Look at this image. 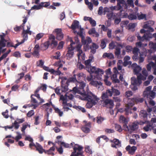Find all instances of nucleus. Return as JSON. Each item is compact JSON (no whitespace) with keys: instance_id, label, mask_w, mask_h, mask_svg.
<instances>
[{"instance_id":"obj_46","label":"nucleus","mask_w":156,"mask_h":156,"mask_svg":"<svg viewBox=\"0 0 156 156\" xmlns=\"http://www.w3.org/2000/svg\"><path fill=\"white\" fill-rule=\"evenodd\" d=\"M41 5V8L43 7H47L50 5V3L49 2H42L40 3Z\"/></svg>"},{"instance_id":"obj_50","label":"nucleus","mask_w":156,"mask_h":156,"mask_svg":"<svg viewBox=\"0 0 156 156\" xmlns=\"http://www.w3.org/2000/svg\"><path fill=\"white\" fill-rule=\"evenodd\" d=\"M22 35L23 37V39L20 42H22L23 41L24 43L25 41L27 40L28 38V35L27 34H25L23 31Z\"/></svg>"},{"instance_id":"obj_20","label":"nucleus","mask_w":156,"mask_h":156,"mask_svg":"<svg viewBox=\"0 0 156 156\" xmlns=\"http://www.w3.org/2000/svg\"><path fill=\"white\" fill-rule=\"evenodd\" d=\"M73 94L67 93L64 96L63 95H61L60 99L62 100H72L73 99Z\"/></svg>"},{"instance_id":"obj_2","label":"nucleus","mask_w":156,"mask_h":156,"mask_svg":"<svg viewBox=\"0 0 156 156\" xmlns=\"http://www.w3.org/2000/svg\"><path fill=\"white\" fill-rule=\"evenodd\" d=\"M127 99V101L126 104V108L125 109V113L126 115L132 113V108L135 103H141L144 101L143 98L139 97L131 98H128Z\"/></svg>"},{"instance_id":"obj_30","label":"nucleus","mask_w":156,"mask_h":156,"mask_svg":"<svg viewBox=\"0 0 156 156\" xmlns=\"http://www.w3.org/2000/svg\"><path fill=\"white\" fill-rule=\"evenodd\" d=\"M79 22L77 20H75L72 23L71 27L72 30H75L79 28Z\"/></svg>"},{"instance_id":"obj_54","label":"nucleus","mask_w":156,"mask_h":156,"mask_svg":"<svg viewBox=\"0 0 156 156\" xmlns=\"http://www.w3.org/2000/svg\"><path fill=\"white\" fill-rule=\"evenodd\" d=\"M41 5L40 3L38 5H34L31 8V10L35 9L38 10L41 9Z\"/></svg>"},{"instance_id":"obj_5","label":"nucleus","mask_w":156,"mask_h":156,"mask_svg":"<svg viewBox=\"0 0 156 156\" xmlns=\"http://www.w3.org/2000/svg\"><path fill=\"white\" fill-rule=\"evenodd\" d=\"M77 81L76 79L74 77H71L68 79L66 83H63L64 81L61 82V86L62 87V92H66L68 90V86L69 85V83L71 82H74Z\"/></svg>"},{"instance_id":"obj_13","label":"nucleus","mask_w":156,"mask_h":156,"mask_svg":"<svg viewBox=\"0 0 156 156\" xmlns=\"http://www.w3.org/2000/svg\"><path fill=\"white\" fill-rule=\"evenodd\" d=\"M108 93L110 94V97L112 96L113 94L114 96H118L120 94V91L112 87L111 90L108 89Z\"/></svg>"},{"instance_id":"obj_15","label":"nucleus","mask_w":156,"mask_h":156,"mask_svg":"<svg viewBox=\"0 0 156 156\" xmlns=\"http://www.w3.org/2000/svg\"><path fill=\"white\" fill-rule=\"evenodd\" d=\"M91 123L88 122L87 123L81 127V129L85 133H87L90 131V128L91 127Z\"/></svg>"},{"instance_id":"obj_55","label":"nucleus","mask_w":156,"mask_h":156,"mask_svg":"<svg viewBox=\"0 0 156 156\" xmlns=\"http://www.w3.org/2000/svg\"><path fill=\"white\" fill-rule=\"evenodd\" d=\"M128 18L130 20H133L136 19L137 17L136 15L131 14L128 16Z\"/></svg>"},{"instance_id":"obj_44","label":"nucleus","mask_w":156,"mask_h":156,"mask_svg":"<svg viewBox=\"0 0 156 156\" xmlns=\"http://www.w3.org/2000/svg\"><path fill=\"white\" fill-rule=\"evenodd\" d=\"M54 109L55 110V112L58 113L60 117L62 116L63 114V112L61 111L58 108L55 107Z\"/></svg>"},{"instance_id":"obj_61","label":"nucleus","mask_w":156,"mask_h":156,"mask_svg":"<svg viewBox=\"0 0 156 156\" xmlns=\"http://www.w3.org/2000/svg\"><path fill=\"white\" fill-rule=\"evenodd\" d=\"M115 128L116 130L119 132H121L122 131V129L121 126L119 124H115Z\"/></svg>"},{"instance_id":"obj_47","label":"nucleus","mask_w":156,"mask_h":156,"mask_svg":"<svg viewBox=\"0 0 156 156\" xmlns=\"http://www.w3.org/2000/svg\"><path fill=\"white\" fill-rule=\"evenodd\" d=\"M150 49H156V43L150 41L149 44Z\"/></svg>"},{"instance_id":"obj_43","label":"nucleus","mask_w":156,"mask_h":156,"mask_svg":"<svg viewBox=\"0 0 156 156\" xmlns=\"http://www.w3.org/2000/svg\"><path fill=\"white\" fill-rule=\"evenodd\" d=\"M112 142L114 143L118 147H121V142L119 140L116 139H114Z\"/></svg>"},{"instance_id":"obj_51","label":"nucleus","mask_w":156,"mask_h":156,"mask_svg":"<svg viewBox=\"0 0 156 156\" xmlns=\"http://www.w3.org/2000/svg\"><path fill=\"white\" fill-rule=\"evenodd\" d=\"M122 16V13L121 12H119V13H115L113 17V20H115L118 17H121Z\"/></svg>"},{"instance_id":"obj_34","label":"nucleus","mask_w":156,"mask_h":156,"mask_svg":"<svg viewBox=\"0 0 156 156\" xmlns=\"http://www.w3.org/2000/svg\"><path fill=\"white\" fill-rule=\"evenodd\" d=\"M117 75L116 74H114L112 76L111 79L113 82L118 83H119L120 81L117 78Z\"/></svg>"},{"instance_id":"obj_16","label":"nucleus","mask_w":156,"mask_h":156,"mask_svg":"<svg viewBox=\"0 0 156 156\" xmlns=\"http://www.w3.org/2000/svg\"><path fill=\"white\" fill-rule=\"evenodd\" d=\"M142 73L143 75L141 74L140 73L138 75V78L140 79L141 78L143 80H146L147 77V76L148 74L146 69L145 68L143 69Z\"/></svg>"},{"instance_id":"obj_40","label":"nucleus","mask_w":156,"mask_h":156,"mask_svg":"<svg viewBox=\"0 0 156 156\" xmlns=\"http://www.w3.org/2000/svg\"><path fill=\"white\" fill-rule=\"evenodd\" d=\"M73 108L76 109L78 111H81L83 113L85 112H86V111L84 108L80 106H77L75 105L73 107Z\"/></svg>"},{"instance_id":"obj_28","label":"nucleus","mask_w":156,"mask_h":156,"mask_svg":"<svg viewBox=\"0 0 156 156\" xmlns=\"http://www.w3.org/2000/svg\"><path fill=\"white\" fill-rule=\"evenodd\" d=\"M49 72L55 76L60 75L62 73L61 71L58 69H57L56 70H55L54 69H51V70H49Z\"/></svg>"},{"instance_id":"obj_60","label":"nucleus","mask_w":156,"mask_h":156,"mask_svg":"<svg viewBox=\"0 0 156 156\" xmlns=\"http://www.w3.org/2000/svg\"><path fill=\"white\" fill-rule=\"evenodd\" d=\"M38 49H35L33 53H32V55L36 57H38L39 55Z\"/></svg>"},{"instance_id":"obj_1","label":"nucleus","mask_w":156,"mask_h":156,"mask_svg":"<svg viewBox=\"0 0 156 156\" xmlns=\"http://www.w3.org/2000/svg\"><path fill=\"white\" fill-rule=\"evenodd\" d=\"M79 84L78 88L74 87L73 90L70 91L80 94L81 95L80 98L81 100L88 101L86 105V107L90 108L97 104L99 99L89 90L88 86H86L85 83L81 82Z\"/></svg>"},{"instance_id":"obj_21","label":"nucleus","mask_w":156,"mask_h":156,"mask_svg":"<svg viewBox=\"0 0 156 156\" xmlns=\"http://www.w3.org/2000/svg\"><path fill=\"white\" fill-rule=\"evenodd\" d=\"M138 124L139 123L138 122H134L129 125V128L131 131H135L138 128Z\"/></svg>"},{"instance_id":"obj_22","label":"nucleus","mask_w":156,"mask_h":156,"mask_svg":"<svg viewBox=\"0 0 156 156\" xmlns=\"http://www.w3.org/2000/svg\"><path fill=\"white\" fill-rule=\"evenodd\" d=\"M148 114L146 111L142 110L140 111L139 114V117L141 119L146 120L147 119Z\"/></svg>"},{"instance_id":"obj_33","label":"nucleus","mask_w":156,"mask_h":156,"mask_svg":"<svg viewBox=\"0 0 156 156\" xmlns=\"http://www.w3.org/2000/svg\"><path fill=\"white\" fill-rule=\"evenodd\" d=\"M153 128L154 126L150 124H147L143 128V129L145 131L148 132L149 131H151V129Z\"/></svg>"},{"instance_id":"obj_35","label":"nucleus","mask_w":156,"mask_h":156,"mask_svg":"<svg viewBox=\"0 0 156 156\" xmlns=\"http://www.w3.org/2000/svg\"><path fill=\"white\" fill-rule=\"evenodd\" d=\"M115 57L120 59L122 58L121 54L120 49H115Z\"/></svg>"},{"instance_id":"obj_29","label":"nucleus","mask_w":156,"mask_h":156,"mask_svg":"<svg viewBox=\"0 0 156 156\" xmlns=\"http://www.w3.org/2000/svg\"><path fill=\"white\" fill-rule=\"evenodd\" d=\"M77 51L78 52L77 54V56L78 58H79L80 57L82 58V59L84 60L85 58V54L83 53V52L81 49H76Z\"/></svg>"},{"instance_id":"obj_32","label":"nucleus","mask_w":156,"mask_h":156,"mask_svg":"<svg viewBox=\"0 0 156 156\" xmlns=\"http://www.w3.org/2000/svg\"><path fill=\"white\" fill-rule=\"evenodd\" d=\"M93 58V57L91 58L90 57L88 59L85 61V64L87 66V67L88 68V69L89 68V67H91L90 63L92 62Z\"/></svg>"},{"instance_id":"obj_27","label":"nucleus","mask_w":156,"mask_h":156,"mask_svg":"<svg viewBox=\"0 0 156 156\" xmlns=\"http://www.w3.org/2000/svg\"><path fill=\"white\" fill-rule=\"evenodd\" d=\"M102 57L104 58H107L109 59H113L115 58L113 54L111 53H105L103 54Z\"/></svg>"},{"instance_id":"obj_8","label":"nucleus","mask_w":156,"mask_h":156,"mask_svg":"<svg viewBox=\"0 0 156 156\" xmlns=\"http://www.w3.org/2000/svg\"><path fill=\"white\" fill-rule=\"evenodd\" d=\"M109 49H120L125 47L123 44L113 41L109 44Z\"/></svg>"},{"instance_id":"obj_39","label":"nucleus","mask_w":156,"mask_h":156,"mask_svg":"<svg viewBox=\"0 0 156 156\" xmlns=\"http://www.w3.org/2000/svg\"><path fill=\"white\" fill-rule=\"evenodd\" d=\"M148 98H149L150 99L154 98L155 97L156 93L153 91H151L149 92V94H148Z\"/></svg>"},{"instance_id":"obj_26","label":"nucleus","mask_w":156,"mask_h":156,"mask_svg":"<svg viewBox=\"0 0 156 156\" xmlns=\"http://www.w3.org/2000/svg\"><path fill=\"white\" fill-rule=\"evenodd\" d=\"M102 83L100 81L98 82L94 80L91 81L90 83V84L96 87H98V88H99V86H102Z\"/></svg>"},{"instance_id":"obj_38","label":"nucleus","mask_w":156,"mask_h":156,"mask_svg":"<svg viewBox=\"0 0 156 156\" xmlns=\"http://www.w3.org/2000/svg\"><path fill=\"white\" fill-rule=\"evenodd\" d=\"M114 14L115 13H114L112 11L108 12L107 14V17L108 19L112 20L113 19Z\"/></svg>"},{"instance_id":"obj_14","label":"nucleus","mask_w":156,"mask_h":156,"mask_svg":"<svg viewBox=\"0 0 156 156\" xmlns=\"http://www.w3.org/2000/svg\"><path fill=\"white\" fill-rule=\"evenodd\" d=\"M131 67L133 70V72L135 74L137 75L141 70V68L136 63H133L131 65Z\"/></svg>"},{"instance_id":"obj_58","label":"nucleus","mask_w":156,"mask_h":156,"mask_svg":"<svg viewBox=\"0 0 156 156\" xmlns=\"http://www.w3.org/2000/svg\"><path fill=\"white\" fill-rule=\"evenodd\" d=\"M19 124V123L16 120L14 122V123H12V126H13V127H14L16 129H17L20 126V125Z\"/></svg>"},{"instance_id":"obj_45","label":"nucleus","mask_w":156,"mask_h":156,"mask_svg":"<svg viewBox=\"0 0 156 156\" xmlns=\"http://www.w3.org/2000/svg\"><path fill=\"white\" fill-rule=\"evenodd\" d=\"M136 47L131 49H138V48H140L143 47L144 44L141 42H137L136 43Z\"/></svg>"},{"instance_id":"obj_48","label":"nucleus","mask_w":156,"mask_h":156,"mask_svg":"<svg viewBox=\"0 0 156 156\" xmlns=\"http://www.w3.org/2000/svg\"><path fill=\"white\" fill-rule=\"evenodd\" d=\"M27 126H29V127H30V126L28 124H23L22 126V127L21 129V131L23 132V133H25V130L27 128Z\"/></svg>"},{"instance_id":"obj_11","label":"nucleus","mask_w":156,"mask_h":156,"mask_svg":"<svg viewBox=\"0 0 156 156\" xmlns=\"http://www.w3.org/2000/svg\"><path fill=\"white\" fill-rule=\"evenodd\" d=\"M16 41L17 43L15 44L10 41H9L7 40V42H6V46L7 48L13 47L16 48L19 45L23 43V41L22 42H18L17 41Z\"/></svg>"},{"instance_id":"obj_24","label":"nucleus","mask_w":156,"mask_h":156,"mask_svg":"<svg viewBox=\"0 0 156 156\" xmlns=\"http://www.w3.org/2000/svg\"><path fill=\"white\" fill-rule=\"evenodd\" d=\"M55 146H53L51 147H50L48 150H44V152L45 154H47L48 155H51L52 156H53L55 154L52 152V151H54L55 150Z\"/></svg>"},{"instance_id":"obj_42","label":"nucleus","mask_w":156,"mask_h":156,"mask_svg":"<svg viewBox=\"0 0 156 156\" xmlns=\"http://www.w3.org/2000/svg\"><path fill=\"white\" fill-rule=\"evenodd\" d=\"M145 40H148L150 38L152 37V35L150 32H147L144 34Z\"/></svg>"},{"instance_id":"obj_4","label":"nucleus","mask_w":156,"mask_h":156,"mask_svg":"<svg viewBox=\"0 0 156 156\" xmlns=\"http://www.w3.org/2000/svg\"><path fill=\"white\" fill-rule=\"evenodd\" d=\"M89 68L90 69L91 73L94 74V76L95 78L98 80L101 79L102 74L104 73L102 70L99 68L96 69L95 67H92L91 66V67H89Z\"/></svg>"},{"instance_id":"obj_62","label":"nucleus","mask_w":156,"mask_h":156,"mask_svg":"<svg viewBox=\"0 0 156 156\" xmlns=\"http://www.w3.org/2000/svg\"><path fill=\"white\" fill-rule=\"evenodd\" d=\"M40 123L39 117V116H37L35 117V122L34 124L35 125H38Z\"/></svg>"},{"instance_id":"obj_7","label":"nucleus","mask_w":156,"mask_h":156,"mask_svg":"<svg viewBox=\"0 0 156 156\" xmlns=\"http://www.w3.org/2000/svg\"><path fill=\"white\" fill-rule=\"evenodd\" d=\"M7 31H6V34L2 33L0 34V49H2L6 46V43L7 40L5 39V37L7 34Z\"/></svg>"},{"instance_id":"obj_17","label":"nucleus","mask_w":156,"mask_h":156,"mask_svg":"<svg viewBox=\"0 0 156 156\" xmlns=\"http://www.w3.org/2000/svg\"><path fill=\"white\" fill-rule=\"evenodd\" d=\"M138 75H137V80L134 77H132L131 79V84L132 85H140L142 83V80L140 78L139 79L138 78Z\"/></svg>"},{"instance_id":"obj_3","label":"nucleus","mask_w":156,"mask_h":156,"mask_svg":"<svg viewBox=\"0 0 156 156\" xmlns=\"http://www.w3.org/2000/svg\"><path fill=\"white\" fill-rule=\"evenodd\" d=\"M117 4L116 6H112L111 8L112 10H119L120 12L126 10L128 8L127 2L125 0H116Z\"/></svg>"},{"instance_id":"obj_23","label":"nucleus","mask_w":156,"mask_h":156,"mask_svg":"<svg viewBox=\"0 0 156 156\" xmlns=\"http://www.w3.org/2000/svg\"><path fill=\"white\" fill-rule=\"evenodd\" d=\"M81 41L84 45H86L87 47H89L88 44L92 42L91 39L90 37H87L86 39H85V37L81 40Z\"/></svg>"},{"instance_id":"obj_10","label":"nucleus","mask_w":156,"mask_h":156,"mask_svg":"<svg viewBox=\"0 0 156 156\" xmlns=\"http://www.w3.org/2000/svg\"><path fill=\"white\" fill-rule=\"evenodd\" d=\"M71 42L70 44V47L68 48L67 49H80L82 45L80 44L79 41H77L76 42H74L72 39L70 40Z\"/></svg>"},{"instance_id":"obj_36","label":"nucleus","mask_w":156,"mask_h":156,"mask_svg":"<svg viewBox=\"0 0 156 156\" xmlns=\"http://www.w3.org/2000/svg\"><path fill=\"white\" fill-rule=\"evenodd\" d=\"M119 121L125 124V125L126 126V124H127L128 121L122 115H121L120 117Z\"/></svg>"},{"instance_id":"obj_57","label":"nucleus","mask_w":156,"mask_h":156,"mask_svg":"<svg viewBox=\"0 0 156 156\" xmlns=\"http://www.w3.org/2000/svg\"><path fill=\"white\" fill-rule=\"evenodd\" d=\"M104 120V118L101 116H98L97 117V122L98 124H101Z\"/></svg>"},{"instance_id":"obj_25","label":"nucleus","mask_w":156,"mask_h":156,"mask_svg":"<svg viewBox=\"0 0 156 156\" xmlns=\"http://www.w3.org/2000/svg\"><path fill=\"white\" fill-rule=\"evenodd\" d=\"M35 148L36 151H38L40 154H42L44 152L45 150L39 144L37 143H36Z\"/></svg>"},{"instance_id":"obj_53","label":"nucleus","mask_w":156,"mask_h":156,"mask_svg":"<svg viewBox=\"0 0 156 156\" xmlns=\"http://www.w3.org/2000/svg\"><path fill=\"white\" fill-rule=\"evenodd\" d=\"M85 151L87 153H89L90 154H92L91 149L90 148V147L89 146H87L85 147Z\"/></svg>"},{"instance_id":"obj_31","label":"nucleus","mask_w":156,"mask_h":156,"mask_svg":"<svg viewBox=\"0 0 156 156\" xmlns=\"http://www.w3.org/2000/svg\"><path fill=\"white\" fill-rule=\"evenodd\" d=\"M155 65L153 62H149L147 66V69L148 71H151V67L153 68H154V67H155Z\"/></svg>"},{"instance_id":"obj_12","label":"nucleus","mask_w":156,"mask_h":156,"mask_svg":"<svg viewBox=\"0 0 156 156\" xmlns=\"http://www.w3.org/2000/svg\"><path fill=\"white\" fill-rule=\"evenodd\" d=\"M56 33V38L59 41L62 40L63 37V34L62 32V30L61 28H57L55 30Z\"/></svg>"},{"instance_id":"obj_41","label":"nucleus","mask_w":156,"mask_h":156,"mask_svg":"<svg viewBox=\"0 0 156 156\" xmlns=\"http://www.w3.org/2000/svg\"><path fill=\"white\" fill-rule=\"evenodd\" d=\"M108 90H107L105 93H104L102 94L101 97L102 99L103 100H105L106 99H107L108 96H110V95L108 93Z\"/></svg>"},{"instance_id":"obj_37","label":"nucleus","mask_w":156,"mask_h":156,"mask_svg":"<svg viewBox=\"0 0 156 156\" xmlns=\"http://www.w3.org/2000/svg\"><path fill=\"white\" fill-rule=\"evenodd\" d=\"M69 50L67 51V53L66 54V56L69 58H71L73 54L74 49H68Z\"/></svg>"},{"instance_id":"obj_56","label":"nucleus","mask_w":156,"mask_h":156,"mask_svg":"<svg viewBox=\"0 0 156 156\" xmlns=\"http://www.w3.org/2000/svg\"><path fill=\"white\" fill-rule=\"evenodd\" d=\"M59 142L60 143L61 145H62L65 148H69V147L70 145L67 143H65L63 142L58 141V144Z\"/></svg>"},{"instance_id":"obj_63","label":"nucleus","mask_w":156,"mask_h":156,"mask_svg":"<svg viewBox=\"0 0 156 156\" xmlns=\"http://www.w3.org/2000/svg\"><path fill=\"white\" fill-rule=\"evenodd\" d=\"M83 28H80V31L79 32H78L77 33V34L81 38V40L84 38L85 37L83 35L82 30H83Z\"/></svg>"},{"instance_id":"obj_18","label":"nucleus","mask_w":156,"mask_h":156,"mask_svg":"<svg viewBox=\"0 0 156 156\" xmlns=\"http://www.w3.org/2000/svg\"><path fill=\"white\" fill-rule=\"evenodd\" d=\"M76 76H77V79L78 80L80 81L81 82H78L79 83H79L81 82H83L81 81L82 80H86V75L84 73H77L76 74ZM79 87V86L78 87ZM79 87H78V88Z\"/></svg>"},{"instance_id":"obj_52","label":"nucleus","mask_w":156,"mask_h":156,"mask_svg":"<svg viewBox=\"0 0 156 156\" xmlns=\"http://www.w3.org/2000/svg\"><path fill=\"white\" fill-rule=\"evenodd\" d=\"M16 133L18 134V135L16 136L15 137H12V138L13 139H15L16 141H18L19 140L22 138V136L21 134L18 132H17Z\"/></svg>"},{"instance_id":"obj_9","label":"nucleus","mask_w":156,"mask_h":156,"mask_svg":"<svg viewBox=\"0 0 156 156\" xmlns=\"http://www.w3.org/2000/svg\"><path fill=\"white\" fill-rule=\"evenodd\" d=\"M114 105L113 101L111 99H106L103 101V106L108 108H112Z\"/></svg>"},{"instance_id":"obj_64","label":"nucleus","mask_w":156,"mask_h":156,"mask_svg":"<svg viewBox=\"0 0 156 156\" xmlns=\"http://www.w3.org/2000/svg\"><path fill=\"white\" fill-rule=\"evenodd\" d=\"M44 64V62L42 60H39L36 62L37 65V66L42 67Z\"/></svg>"},{"instance_id":"obj_6","label":"nucleus","mask_w":156,"mask_h":156,"mask_svg":"<svg viewBox=\"0 0 156 156\" xmlns=\"http://www.w3.org/2000/svg\"><path fill=\"white\" fill-rule=\"evenodd\" d=\"M83 147L78 144H76L73 147L74 151L72 152L70 156H79L83 154V152L82 151Z\"/></svg>"},{"instance_id":"obj_19","label":"nucleus","mask_w":156,"mask_h":156,"mask_svg":"<svg viewBox=\"0 0 156 156\" xmlns=\"http://www.w3.org/2000/svg\"><path fill=\"white\" fill-rule=\"evenodd\" d=\"M136 149L137 148L136 146H133L131 147L129 145L127 146L126 148V151H128L129 153L131 155H133L134 154Z\"/></svg>"},{"instance_id":"obj_59","label":"nucleus","mask_w":156,"mask_h":156,"mask_svg":"<svg viewBox=\"0 0 156 156\" xmlns=\"http://www.w3.org/2000/svg\"><path fill=\"white\" fill-rule=\"evenodd\" d=\"M58 45V42L56 41L55 40H51V46H52L53 48H55Z\"/></svg>"},{"instance_id":"obj_49","label":"nucleus","mask_w":156,"mask_h":156,"mask_svg":"<svg viewBox=\"0 0 156 156\" xmlns=\"http://www.w3.org/2000/svg\"><path fill=\"white\" fill-rule=\"evenodd\" d=\"M136 24L135 23H130L128 25L129 29H134L136 26Z\"/></svg>"}]
</instances>
